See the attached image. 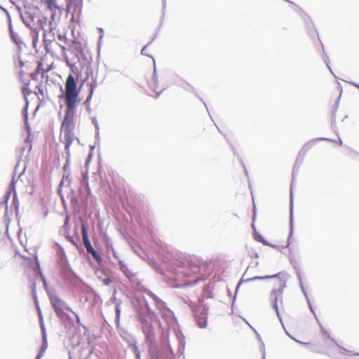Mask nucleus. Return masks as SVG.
Returning <instances> with one entry per match:
<instances>
[{
  "label": "nucleus",
  "instance_id": "412c9836",
  "mask_svg": "<svg viewBox=\"0 0 359 359\" xmlns=\"http://www.w3.org/2000/svg\"><path fill=\"white\" fill-rule=\"evenodd\" d=\"M128 348L134 353L136 359H140V352L135 343L130 344Z\"/></svg>",
  "mask_w": 359,
  "mask_h": 359
},
{
  "label": "nucleus",
  "instance_id": "9b49d317",
  "mask_svg": "<svg viewBox=\"0 0 359 359\" xmlns=\"http://www.w3.org/2000/svg\"><path fill=\"white\" fill-rule=\"evenodd\" d=\"M306 154H302V151H299L298 156L297 157V159L295 161L293 170H292V180H294V177L297 175L299 168L304 161V157ZM292 188H293V182L291 184V189H290V194H292Z\"/></svg>",
  "mask_w": 359,
  "mask_h": 359
},
{
  "label": "nucleus",
  "instance_id": "423d86ee",
  "mask_svg": "<svg viewBox=\"0 0 359 359\" xmlns=\"http://www.w3.org/2000/svg\"><path fill=\"white\" fill-rule=\"evenodd\" d=\"M119 262V266L121 271L125 274V276L128 278V280L130 281L133 287L139 291L142 292L143 293L147 294L149 297H150L154 302H156V298L158 297L156 296L154 293H153L149 290L147 289L140 281V280L137 278L135 273H133L126 266V264H124L121 260H118Z\"/></svg>",
  "mask_w": 359,
  "mask_h": 359
},
{
  "label": "nucleus",
  "instance_id": "0e129e2a",
  "mask_svg": "<svg viewBox=\"0 0 359 359\" xmlns=\"http://www.w3.org/2000/svg\"><path fill=\"white\" fill-rule=\"evenodd\" d=\"M286 333H287V335L290 336V337H291L292 339H293V338H292V337L289 334V333H287V332H286Z\"/></svg>",
  "mask_w": 359,
  "mask_h": 359
},
{
  "label": "nucleus",
  "instance_id": "052dcab7",
  "mask_svg": "<svg viewBox=\"0 0 359 359\" xmlns=\"http://www.w3.org/2000/svg\"><path fill=\"white\" fill-rule=\"evenodd\" d=\"M61 46V48H62V49L63 50H65L66 49V48H65V46Z\"/></svg>",
  "mask_w": 359,
  "mask_h": 359
},
{
  "label": "nucleus",
  "instance_id": "1a4fd4ad",
  "mask_svg": "<svg viewBox=\"0 0 359 359\" xmlns=\"http://www.w3.org/2000/svg\"><path fill=\"white\" fill-rule=\"evenodd\" d=\"M172 264L175 265V267L172 269V272L179 278L180 274L189 276L199 271V267L196 264L191 265L187 263V264H189V269L187 268L184 263L180 262L178 261L175 262Z\"/></svg>",
  "mask_w": 359,
  "mask_h": 359
},
{
  "label": "nucleus",
  "instance_id": "aec40b11",
  "mask_svg": "<svg viewBox=\"0 0 359 359\" xmlns=\"http://www.w3.org/2000/svg\"><path fill=\"white\" fill-rule=\"evenodd\" d=\"M31 288H32V294L33 298L34 299V304L36 305V307L38 309L39 317H40V318H41V313L40 308L39 306V302L37 300V296H36V283L34 281L32 282V283L31 285Z\"/></svg>",
  "mask_w": 359,
  "mask_h": 359
},
{
  "label": "nucleus",
  "instance_id": "864d4df0",
  "mask_svg": "<svg viewBox=\"0 0 359 359\" xmlns=\"http://www.w3.org/2000/svg\"><path fill=\"white\" fill-rule=\"evenodd\" d=\"M242 163H243V167H244V168H245V173H246V175H248V170H246V168H245V165H244L243 162H242Z\"/></svg>",
  "mask_w": 359,
  "mask_h": 359
},
{
  "label": "nucleus",
  "instance_id": "58836bf2",
  "mask_svg": "<svg viewBox=\"0 0 359 359\" xmlns=\"http://www.w3.org/2000/svg\"><path fill=\"white\" fill-rule=\"evenodd\" d=\"M324 61L326 64V66L327 67V68L329 69V70L332 72V74H333L332 71V69L329 65V61H328V58L326 57L325 59H324Z\"/></svg>",
  "mask_w": 359,
  "mask_h": 359
},
{
  "label": "nucleus",
  "instance_id": "ea45409f",
  "mask_svg": "<svg viewBox=\"0 0 359 359\" xmlns=\"http://www.w3.org/2000/svg\"><path fill=\"white\" fill-rule=\"evenodd\" d=\"M335 117H336V111H333L332 113V125H333L336 121Z\"/></svg>",
  "mask_w": 359,
  "mask_h": 359
},
{
  "label": "nucleus",
  "instance_id": "72a5a7b5",
  "mask_svg": "<svg viewBox=\"0 0 359 359\" xmlns=\"http://www.w3.org/2000/svg\"><path fill=\"white\" fill-rule=\"evenodd\" d=\"M40 326H41V332H42V334H43V344H44L46 341V337L45 327H44L42 320H41V322H40Z\"/></svg>",
  "mask_w": 359,
  "mask_h": 359
},
{
  "label": "nucleus",
  "instance_id": "0eeeda50",
  "mask_svg": "<svg viewBox=\"0 0 359 359\" xmlns=\"http://www.w3.org/2000/svg\"><path fill=\"white\" fill-rule=\"evenodd\" d=\"M58 264L60 268L61 276L65 280L74 283L77 278L76 275L69 266L65 252L62 248L58 252Z\"/></svg>",
  "mask_w": 359,
  "mask_h": 359
},
{
  "label": "nucleus",
  "instance_id": "a18cd8bd",
  "mask_svg": "<svg viewBox=\"0 0 359 359\" xmlns=\"http://www.w3.org/2000/svg\"><path fill=\"white\" fill-rule=\"evenodd\" d=\"M147 46H145L142 48V50H141V53L142 55H147L146 53V50H147Z\"/></svg>",
  "mask_w": 359,
  "mask_h": 359
},
{
  "label": "nucleus",
  "instance_id": "c03bdc74",
  "mask_svg": "<svg viewBox=\"0 0 359 359\" xmlns=\"http://www.w3.org/2000/svg\"><path fill=\"white\" fill-rule=\"evenodd\" d=\"M58 39H60V41H65L66 40V37L64 35H61V34H58Z\"/></svg>",
  "mask_w": 359,
  "mask_h": 359
},
{
  "label": "nucleus",
  "instance_id": "f8f14e48",
  "mask_svg": "<svg viewBox=\"0 0 359 359\" xmlns=\"http://www.w3.org/2000/svg\"><path fill=\"white\" fill-rule=\"evenodd\" d=\"M149 86L151 90H152L156 94V97L167 88L166 86L159 87L158 85V79L156 73V69L154 68V75L151 81L149 82Z\"/></svg>",
  "mask_w": 359,
  "mask_h": 359
},
{
  "label": "nucleus",
  "instance_id": "6e6d98bb",
  "mask_svg": "<svg viewBox=\"0 0 359 359\" xmlns=\"http://www.w3.org/2000/svg\"><path fill=\"white\" fill-rule=\"evenodd\" d=\"M0 8H1V9H2V10H4V11L5 12H6V13H7V14L8 15V11H6V9H5V8H4L1 7V6H0Z\"/></svg>",
  "mask_w": 359,
  "mask_h": 359
},
{
  "label": "nucleus",
  "instance_id": "2f4dec72",
  "mask_svg": "<svg viewBox=\"0 0 359 359\" xmlns=\"http://www.w3.org/2000/svg\"><path fill=\"white\" fill-rule=\"evenodd\" d=\"M69 217L68 216H67L65 219V222H64V224L62 226L63 229L65 230V231H69Z\"/></svg>",
  "mask_w": 359,
  "mask_h": 359
},
{
  "label": "nucleus",
  "instance_id": "20e7f679",
  "mask_svg": "<svg viewBox=\"0 0 359 359\" xmlns=\"http://www.w3.org/2000/svg\"><path fill=\"white\" fill-rule=\"evenodd\" d=\"M23 23L30 29H44L47 22V18L43 15L37 6L29 5L25 6L24 11L16 6Z\"/></svg>",
  "mask_w": 359,
  "mask_h": 359
},
{
  "label": "nucleus",
  "instance_id": "13d9d810",
  "mask_svg": "<svg viewBox=\"0 0 359 359\" xmlns=\"http://www.w3.org/2000/svg\"><path fill=\"white\" fill-rule=\"evenodd\" d=\"M252 229H253L254 230H255V227L254 223H252Z\"/></svg>",
  "mask_w": 359,
  "mask_h": 359
},
{
  "label": "nucleus",
  "instance_id": "603ef678",
  "mask_svg": "<svg viewBox=\"0 0 359 359\" xmlns=\"http://www.w3.org/2000/svg\"><path fill=\"white\" fill-rule=\"evenodd\" d=\"M199 99L203 102V104L205 106L206 109H208V107L206 106L205 102L203 101V100L201 97H199Z\"/></svg>",
  "mask_w": 359,
  "mask_h": 359
},
{
  "label": "nucleus",
  "instance_id": "a19ab883",
  "mask_svg": "<svg viewBox=\"0 0 359 359\" xmlns=\"http://www.w3.org/2000/svg\"><path fill=\"white\" fill-rule=\"evenodd\" d=\"M27 107H28V102H27V105H26V107L25 108V118L26 123L27 122Z\"/></svg>",
  "mask_w": 359,
  "mask_h": 359
},
{
  "label": "nucleus",
  "instance_id": "a878e982",
  "mask_svg": "<svg viewBox=\"0 0 359 359\" xmlns=\"http://www.w3.org/2000/svg\"><path fill=\"white\" fill-rule=\"evenodd\" d=\"M50 29H52L51 27H50ZM43 30L44 41L45 42H47V41L51 42L53 40V37L51 34L52 30H50V32H47L45 29Z\"/></svg>",
  "mask_w": 359,
  "mask_h": 359
},
{
  "label": "nucleus",
  "instance_id": "37998d69",
  "mask_svg": "<svg viewBox=\"0 0 359 359\" xmlns=\"http://www.w3.org/2000/svg\"><path fill=\"white\" fill-rule=\"evenodd\" d=\"M72 313H74V315L76 317V322L79 324L80 323V318H79V316H78L77 313H74L72 310L71 311Z\"/></svg>",
  "mask_w": 359,
  "mask_h": 359
},
{
  "label": "nucleus",
  "instance_id": "5fc2aeb1",
  "mask_svg": "<svg viewBox=\"0 0 359 359\" xmlns=\"http://www.w3.org/2000/svg\"><path fill=\"white\" fill-rule=\"evenodd\" d=\"M265 357H266V355H265V353H264V352H263V353H262V359H265Z\"/></svg>",
  "mask_w": 359,
  "mask_h": 359
},
{
  "label": "nucleus",
  "instance_id": "e433bc0d",
  "mask_svg": "<svg viewBox=\"0 0 359 359\" xmlns=\"http://www.w3.org/2000/svg\"><path fill=\"white\" fill-rule=\"evenodd\" d=\"M306 302L308 303V306L309 307V309L310 311H311V313L316 316V313H315V311H314V309L310 302V300H309V298H308V299H306Z\"/></svg>",
  "mask_w": 359,
  "mask_h": 359
},
{
  "label": "nucleus",
  "instance_id": "7c9ffc66",
  "mask_svg": "<svg viewBox=\"0 0 359 359\" xmlns=\"http://www.w3.org/2000/svg\"><path fill=\"white\" fill-rule=\"evenodd\" d=\"M294 269L296 271V273H297V278L299 280V283H302V275H301V272H300V269L298 265H294Z\"/></svg>",
  "mask_w": 359,
  "mask_h": 359
},
{
  "label": "nucleus",
  "instance_id": "dca6fc26",
  "mask_svg": "<svg viewBox=\"0 0 359 359\" xmlns=\"http://www.w3.org/2000/svg\"><path fill=\"white\" fill-rule=\"evenodd\" d=\"M304 22H305V27L309 32V34L311 36H314L316 34V29L314 27L313 23L312 22H311L310 18L308 17L306 14H305Z\"/></svg>",
  "mask_w": 359,
  "mask_h": 359
},
{
  "label": "nucleus",
  "instance_id": "bb28decb",
  "mask_svg": "<svg viewBox=\"0 0 359 359\" xmlns=\"http://www.w3.org/2000/svg\"><path fill=\"white\" fill-rule=\"evenodd\" d=\"M89 87V94L93 95L94 90L97 87V81L95 80H93L90 83L87 84Z\"/></svg>",
  "mask_w": 359,
  "mask_h": 359
},
{
  "label": "nucleus",
  "instance_id": "b1692460",
  "mask_svg": "<svg viewBox=\"0 0 359 359\" xmlns=\"http://www.w3.org/2000/svg\"><path fill=\"white\" fill-rule=\"evenodd\" d=\"M66 238H67V240L71 243H72L74 246H76L77 248H79V245L78 244V242L79 241V235L77 234L76 238L73 237V236H71L69 235H67L66 236Z\"/></svg>",
  "mask_w": 359,
  "mask_h": 359
},
{
  "label": "nucleus",
  "instance_id": "cd10ccee",
  "mask_svg": "<svg viewBox=\"0 0 359 359\" xmlns=\"http://www.w3.org/2000/svg\"><path fill=\"white\" fill-rule=\"evenodd\" d=\"M322 335H323V339L324 340H328V339H329V340H330V341H331L332 343H334V344H337V343L335 342V341H334L332 338H331V337H330V336L329 333H328L326 330H322Z\"/></svg>",
  "mask_w": 359,
  "mask_h": 359
},
{
  "label": "nucleus",
  "instance_id": "c756f323",
  "mask_svg": "<svg viewBox=\"0 0 359 359\" xmlns=\"http://www.w3.org/2000/svg\"><path fill=\"white\" fill-rule=\"evenodd\" d=\"M92 97H93V95L88 93V95L84 102V104L86 105V109L88 111L90 110V101H91Z\"/></svg>",
  "mask_w": 359,
  "mask_h": 359
},
{
  "label": "nucleus",
  "instance_id": "de8ad7c7",
  "mask_svg": "<svg viewBox=\"0 0 359 359\" xmlns=\"http://www.w3.org/2000/svg\"><path fill=\"white\" fill-rule=\"evenodd\" d=\"M43 350H41V353H39V354L36 356L35 359H40V358L42 357V352H43Z\"/></svg>",
  "mask_w": 359,
  "mask_h": 359
},
{
  "label": "nucleus",
  "instance_id": "f3484780",
  "mask_svg": "<svg viewBox=\"0 0 359 359\" xmlns=\"http://www.w3.org/2000/svg\"><path fill=\"white\" fill-rule=\"evenodd\" d=\"M44 3L47 6V8L52 12L51 18L54 19L55 15V11L59 9L56 4V0H43Z\"/></svg>",
  "mask_w": 359,
  "mask_h": 359
},
{
  "label": "nucleus",
  "instance_id": "f03ea898",
  "mask_svg": "<svg viewBox=\"0 0 359 359\" xmlns=\"http://www.w3.org/2000/svg\"><path fill=\"white\" fill-rule=\"evenodd\" d=\"M62 93L59 96L60 98H63L66 109L65 117L62 123L61 130L64 133V144L65 150L66 152V161L63 167L64 175L60 183V188L58 189L59 194L62 198L61 187H69L71 184L70 176V146L74 139V129L75 126L74 116L76 111L77 104L79 102V93L80 88H77L76 81L72 74H69L65 84V90L62 87H60Z\"/></svg>",
  "mask_w": 359,
  "mask_h": 359
},
{
  "label": "nucleus",
  "instance_id": "f704fd0d",
  "mask_svg": "<svg viewBox=\"0 0 359 359\" xmlns=\"http://www.w3.org/2000/svg\"><path fill=\"white\" fill-rule=\"evenodd\" d=\"M153 267L156 272L162 275H164V271L162 270L161 267L158 264H154Z\"/></svg>",
  "mask_w": 359,
  "mask_h": 359
},
{
  "label": "nucleus",
  "instance_id": "5701e85b",
  "mask_svg": "<svg viewBox=\"0 0 359 359\" xmlns=\"http://www.w3.org/2000/svg\"><path fill=\"white\" fill-rule=\"evenodd\" d=\"M87 252L91 255L97 263L102 262V257L94 248L91 249V250H88Z\"/></svg>",
  "mask_w": 359,
  "mask_h": 359
},
{
  "label": "nucleus",
  "instance_id": "473e14b6",
  "mask_svg": "<svg viewBox=\"0 0 359 359\" xmlns=\"http://www.w3.org/2000/svg\"><path fill=\"white\" fill-rule=\"evenodd\" d=\"M15 178L13 177L12 179V181L11 182V184H10V188L13 189V191H15ZM16 199H17L16 194H15V191H14L13 202H15Z\"/></svg>",
  "mask_w": 359,
  "mask_h": 359
},
{
  "label": "nucleus",
  "instance_id": "4c0bfd02",
  "mask_svg": "<svg viewBox=\"0 0 359 359\" xmlns=\"http://www.w3.org/2000/svg\"><path fill=\"white\" fill-rule=\"evenodd\" d=\"M102 283L105 285H109L111 283V280L109 278H106L102 280Z\"/></svg>",
  "mask_w": 359,
  "mask_h": 359
},
{
  "label": "nucleus",
  "instance_id": "8fccbe9b",
  "mask_svg": "<svg viewBox=\"0 0 359 359\" xmlns=\"http://www.w3.org/2000/svg\"><path fill=\"white\" fill-rule=\"evenodd\" d=\"M95 128L96 132H99L100 131L99 124L95 125Z\"/></svg>",
  "mask_w": 359,
  "mask_h": 359
},
{
  "label": "nucleus",
  "instance_id": "09e8293b",
  "mask_svg": "<svg viewBox=\"0 0 359 359\" xmlns=\"http://www.w3.org/2000/svg\"><path fill=\"white\" fill-rule=\"evenodd\" d=\"M92 123H93V124L94 126H95V125L98 124V122H97V119H96L95 118H93L92 119Z\"/></svg>",
  "mask_w": 359,
  "mask_h": 359
},
{
  "label": "nucleus",
  "instance_id": "e2e57ef3",
  "mask_svg": "<svg viewBox=\"0 0 359 359\" xmlns=\"http://www.w3.org/2000/svg\"><path fill=\"white\" fill-rule=\"evenodd\" d=\"M20 66H23L24 63L22 61H20Z\"/></svg>",
  "mask_w": 359,
  "mask_h": 359
},
{
  "label": "nucleus",
  "instance_id": "7ed1b4c3",
  "mask_svg": "<svg viewBox=\"0 0 359 359\" xmlns=\"http://www.w3.org/2000/svg\"><path fill=\"white\" fill-rule=\"evenodd\" d=\"M287 276L288 274L285 271H281L278 273H276L272 276H255L252 278H248L246 280H243V278L238 283V285L236 286V292L238 291V287L242 284L243 282H248V281H252L256 280H267L270 278H279V287L278 288L273 289L270 294V301L272 304L273 308L275 309L276 315L280 320V323L283 325L282 318L280 317L279 311H278V302L280 300L281 302H283V293L284 289L287 287Z\"/></svg>",
  "mask_w": 359,
  "mask_h": 359
},
{
  "label": "nucleus",
  "instance_id": "79ce46f5",
  "mask_svg": "<svg viewBox=\"0 0 359 359\" xmlns=\"http://www.w3.org/2000/svg\"><path fill=\"white\" fill-rule=\"evenodd\" d=\"M290 262L293 266H294V265H296V264L298 265L293 257L290 258Z\"/></svg>",
  "mask_w": 359,
  "mask_h": 359
},
{
  "label": "nucleus",
  "instance_id": "a211bd4d",
  "mask_svg": "<svg viewBox=\"0 0 359 359\" xmlns=\"http://www.w3.org/2000/svg\"><path fill=\"white\" fill-rule=\"evenodd\" d=\"M175 84L177 86L182 88L186 91L194 93L196 94L194 88L191 84H189V83H187V81H185L184 80L180 79L179 81H175Z\"/></svg>",
  "mask_w": 359,
  "mask_h": 359
},
{
  "label": "nucleus",
  "instance_id": "9d476101",
  "mask_svg": "<svg viewBox=\"0 0 359 359\" xmlns=\"http://www.w3.org/2000/svg\"><path fill=\"white\" fill-rule=\"evenodd\" d=\"M195 320L200 328H205L208 323V308L205 306L198 308L194 311Z\"/></svg>",
  "mask_w": 359,
  "mask_h": 359
},
{
  "label": "nucleus",
  "instance_id": "39448f33",
  "mask_svg": "<svg viewBox=\"0 0 359 359\" xmlns=\"http://www.w3.org/2000/svg\"><path fill=\"white\" fill-rule=\"evenodd\" d=\"M36 263L41 280L43 281V286L47 292L51 306L53 308L55 314L62 320H70V316L67 311H72L71 308L65 302L60 298L54 290L48 288L46 278L41 271L39 262L38 261L36 256Z\"/></svg>",
  "mask_w": 359,
  "mask_h": 359
},
{
  "label": "nucleus",
  "instance_id": "c85d7f7f",
  "mask_svg": "<svg viewBox=\"0 0 359 359\" xmlns=\"http://www.w3.org/2000/svg\"><path fill=\"white\" fill-rule=\"evenodd\" d=\"M115 313H116V320L118 321L119 318H120V315H121L120 302L116 303Z\"/></svg>",
  "mask_w": 359,
  "mask_h": 359
},
{
  "label": "nucleus",
  "instance_id": "6ab92c4d",
  "mask_svg": "<svg viewBox=\"0 0 359 359\" xmlns=\"http://www.w3.org/2000/svg\"><path fill=\"white\" fill-rule=\"evenodd\" d=\"M41 73L42 77L44 76L45 72L43 71V65L39 62L34 72L31 74V78L32 80H37L38 75Z\"/></svg>",
  "mask_w": 359,
  "mask_h": 359
},
{
  "label": "nucleus",
  "instance_id": "4468645a",
  "mask_svg": "<svg viewBox=\"0 0 359 359\" xmlns=\"http://www.w3.org/2000/svg\"><path fill=\"white\" fill-rule=\"evenodd\" d=\"M80 220L81 222L82 239L83 245L86 249V251L88 252V250H91V249H93V247L91 245V243L88 238L87 227L81 218H80Z\"/></svg>",
  "mask_w": 359,
  "mask_h": 359
},
{
  "label": "nucleus",
  "instance_id": "ddd939ff",
  "mask_svg": "<svg viewBox=\"0 0 359 359\" xmlns=\"http://www.w3.org/2000/svg\"><path fill=\"white\" fill-rule=\"evenodd\" d=\"M320 141H330V142H334L332 139L326 138V137H318L313 140H311L308 142H306L304 146L302 147L300 151H302V154H306V152L310 150L315 144H316Z\"/></svg>",
  "mask_w": 359,
  "mask_h": 359
},
{
  "label": "nucleus",
  "instance_id": "680f3d73",
  "mask_svg": "<svg viewBox=\"0 0 359 359\" xmlns=\"http://www.w3.org/2000/svg\"><path fill=\"white\" fill-rule=\"evenodd\" d=\"M113 253H114V257H115L116 258H117L116 255V252H115L114 250H113Z\"/></svg>",
  "mask_w": 359,
  "mask_h": 359
},
{
  "label": "nucleus",
  "instance_id": "393cba45",
  "mask_svg": "<svg viewBox=\"0 0 359 359\" xmlns=\"http://www.w3.org/2000/svg\"><path fill=\"white\" fill-rule=\"evenodd\" d=\"M41 29H31L32 43L34 45H35L36 43L38 41L39 33V30H41Z\"/></svg>",
  "mask_w": 359,
  "mask_h": 359
},
{
  "label": "nucleus",
  "instance_id": "c9c22d12",
  "mask_svg": "<svg viewBox=\"0 0 359 359\" xmlns=\"http://www.w3.org/2000/svg\"><path fill=\"white\" fill-rule=\"evenodd\" d=\"M299 286H300V287H301V290H302V292H303V294H304V297H305L306 299H308L309 296H308V294H307V292H306V290L304 289V287L303 283H299Z\"/></svg>",
  "mask_w": 359,
  "mask_h": 359
},
{
  "label": "nucleus",
  "instance_id": "6e6552de",
  "mask_svg": "<svg viewBox=\"0 0 359 359\" xmlns=\"http://www.w3.org/2000/svg\"><path fill=\"white\" fill-rule=\"evenodd\" d=\"M83 183L86 184L87 194L84 195L81 189H79V193H76L73 189L70 190L69 197L73 208L76 210H79L83 206L88 205V195L90 194V190L88 184L87 177L83 175Z\"/></svg>",
  "mask_w": 359,
  "mask_h": 359
},
{
  "label": "nucleus",
  "instance_id": "4d7b16f0",
  "mask_svg": "<svg viewBox=\"0 0 359 359\" xmlns=\"http://www.w3.org/2000/svg\"><path fill=\"white\" fill-rule=\"evenodd\" d=\"M353 85L359 89V83H353Z\"/></svg>",
  "mask_w": 359,
  "mask_h": 359
},
{
  "label": "nucleus",
  "instance_id": "49530a36",
  "mask_svg": "<svg viewBox=\"0 0 359 359\" xmlns=\"http://www.w3.org/2000/svg\"><path fill=\"white\" fill-rule=\"evenodd\" d=\"M347 352L348 353V354H347V355H349V356H351V355H359L358 353H353L351 351H347Z\"/></svg>",
  "mask_w": 359,
  "mask_h": 359
},
{
  "label": "nucleus",
  "instance_id": "f257e3e1",
  "mask_svg": "<svg viewBox=\"0 0 359 359\" xmlns=\"http://www.w3.org/2000/svg\"><path fill=\"white\" fill-rule=\"evenodd\" d=\"M155 298L156 302L154 304L156 309L168 327L167 332L162 334L163 352L165 353V357H168V353L173 355L175 348L179 356H180V355H183L185 348V339L182 332L179 329L174 313L167 307L165 302L159 297ZM133 304L145 337V343L149 347V353L152 355L151 359H165L161 351L157 348L156 333L152 325L153 322L158 321L159 327L163 330L157 314L149 307L144 297L135 299Z\"/></svg>",
  "mask_w": 359,
  "mask_h": 359
},
{
  "label": "nucleus",
  "instance_id": "3c124183",
  "mask_svg": "<svg viewBox=\"0 0 359 359\" xmlns=\"http://www.w3.org/2000/svg\"><path fill=\"white\" fill-rule=\"evenodd\" d=\"M100 132H96L95 133V138L99 139Z\"/></svg>",
  "mask_w": 359,
  "mask_h": 359
},
{
  "label": "nucleus",
  "instance_id": "4be33fe9",
  "mask_svg": "<svg viewBox=\"0 0 359 359\" xmlns=\"http://www.w3.org/2000/svg\"><path fill=\"white\" fill-rule=\"evenodd\" d=\"M254 237H255V239L257 241H259V242L262 243V244H264V245H269V246H272V247L275 248V246H274V245H272L269 244V243H268V241H266V240L264 239V238L261 234L258 233H257V232H256V231H255V233H254Z\"/></svg>",
  "mask_w": 359,
  "mask_h": 359
},
{
  "label": "nucleus",
  "instance_id": "2eb2a0df",
  "mask_svg": "<svg viewBox=\"0 0 359 359\" xmlns=\"http://www.w3.org/2000/svg\"><path fill=\"white\" fill-rule=\"evenodd\" d=\"M292 210H293V198L291 196L290 205V234H289V236H288V238H287V245H286L287 248H289V246H290V245L291 243V238H292V234H293L294 226H293Z\"/></svg>",
  "mask_w": 359,
  "mask_h": 359
},
{
  "label": "nucleus",
  "instance_id": "bf43d9fd",
  "mask_svg": "<svg viewBox=\"0 0 359 359\" xmlns=\"http://www.w3.org/2000/svg\"><path fill=\"white\" fill-rule=\"evenodd\" d=\"M339 144H340V145H342V141H341V140H340V139H339Z\"/></svg>",
  "mask_w": 359,
  "mask_h": 359
}]
</instances>
